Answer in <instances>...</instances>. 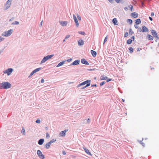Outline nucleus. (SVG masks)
I'll list each match as a JSON object with an SVG mask.
<instances>
[{
    "instance_id": "1a4fd4ad",
    "label": "nucleus",
    "mask_w": 159,
    "mask_h": 159,
    "mask_svg": "<svg viewBox=\"0 0 159 159\" xmlns=\"http://www.w3.org/2000/svg\"><path fill=\"white\" fill-rule=\"evenodd\" d=\"M73 16L74 20L76 26L77 27H78L79 26V24L78 22V20L77 19V18H76L75 15L74 14L73 15Z\"/></svg>"
},
{
    "instance_id": "423d86ee",
    "label": "nucleus",
    "mask_w": 159,
    "mask_h": 159,
    "mask_svg": "<svg viewBox=\"0 0 159 159\" xmlns=\"http://www.w3.org/2000/svg\"><path fill=\"white\" fill-rule=\"evenodd\" d=\"M42 69V68L41 67H39L34 69L31 72V73H30V74L29 76L28 77L30 78L31 76L33 75L35 73L39 71Z\"/></svg>"
},
{
    "instance_id": "5fc2aeb1",
    "label": "nucleus",
    "mask_w": 159,
    "mask_h": 159,
    "mask_svg": "<svg viewBox=\"0 0 159 159\" xmlns=\"http://www.w3.org/2000/svg\"><path fill=\"white\" fill-rule=\"evenodd\" d=\"M72 60V59L71 58L67 60V61L68 62Z\"/></svg>"
},
{
    "instance_id": "412c9836",
    "label": "nucleus",
    "mask_w": 159,
    "mask_h": 159,
    "mask_svg": "<svg viewBox=\"0 0 159 159\" xmlns=\"http://www.w3.org/2000/svg\"><path fill=\"white\" fill-rule=\"evenodd\" d=\"M147 38L149 40H152L153 39V37L150 34L147 35Z\"/></svg>"
},
{
    "instance_id": "0e129e2a",
    "label": "nucleus",
    "mask_w": 159,
    "mask_h": 159,
    "mask_svg": "<svg viewBox=\"0 0 159 159\" xmlns=\"http://www.w3.org/2000/svg\"><path fill=\"white\" fill-rule=\"evenodd\" d=\"M60 66V63H59L58 65H57V67H59Z\"/></svg>"
},
{
    "instance_id": "39448f33",
    "label": "nucleus",
    "mask_w": 159,
    "mask_h": 159,
    "mask_svg": "<svg viewBox=\"0 0 159 159\" xmlns=\"http://www.w3.org/2000/svg\"><path fill=\"white\" fill-rule=\"evenodd\" d=\"M13 71V69L11 68H9L3 71L4 74H7V75L9 76L11 75Z\"/></svg>"
},
{
    "instance_id": "c85d7f7f",
    "label": "nucleus",
    "mask_w": 159,
    "mask_h": 159,
    "mask_svg": "<svg viewBox=\"0 0 159 159\" xmlns=\"http://www.w3.org/2000/svg\"><path fill=\"white\" fill-rule=\"evenodd\" d=\"M129 49L130 53H132L133 52L134 49L132 48H129Z\"/></svg>"
},
{
    "instance_id": "603ef678",
    "label": "nucleus",
    "mask_w": 159,
    "mask_h": 159,
    "mask_svg": "<svg viewBox=\"0 0 159 159\" xmlns=\"http://www.w3.org/2000/svg\"><path fill=\"white\" fill-rule=\"evenodd\" d=\"M108 1L112 3L113 2L114 0H108Z\"/></svg>"
},
{
    "instance_id": "aec40b11",
    "label": "nucleus",
    "mask_w": 159,
    "mask_h": 159,
    "mask_svg": "<svg viewBox=\"0 0 159 159\" xmlns=\"http://www.w3.org/2000/svg\"><path fill=\"white\" fill-rule=\"evenodd\" d=\"M68 23L67 21H62L61 23L60 24L62 26H66Z\"/></svg>"
},
{
    "instance_id": "c03bdc74",
    "label": "nucleus",
    "mask_w": 159,
    "mask_h": 159,
    "mask_svg": "<svg viewBox=\"0 0 159 159\" xmlns=\"http://www.w3.org/2000/svg\"><path fill=\"white\" fill-rule=\"evenodd\" d=\"M128 20L129 21V22L131 24L132 23V20L131 19H128Z\"/></svg>"
},
{
    "instance_id": "2f4dec72",
    "label": "nucleus",
    "mask_w": 159,
    "mask_h": 159,
    "mask_svg": "<svg viewBox=\"0 0 159 159\" xmlns=\"http://www.w3.org/2000/svg\"><path fill=\"white\" fill-rule=\"evenodd\" d=\"M77 18H78V20H81V17L78 14H77Z\"/></svg>"
},
{
    "instance_id": "e433bc0d",
    "label": "nucleus",
    "mask_w": 159,
    "mask_h": 159,
    "mask_svg": "<svg viewBox=\"0 0 159 159\" xmlns=\"http://www.w3.org/2000/svg\"><path fill=\"white\" fill-rule=\"evenodd\" d=\"M105 84V82L104 81H102L101 82L100 84V85L101 86Z\"/></svg>"
},
{
    "instance_id": "774afa93",
    "label": "nucleus",
    "mask_w": 159,
    "mask_h": 159,
    "mask_svg": "<svg viewBox=\"0 0 159 159\" xmlns=\"http://www.w3.org/2000/svg\"><path fill=\"white\" fill-rule=\"evenodd\" d=\"M142 31V30H141L140 31Z\"/></svg>"
},
{
    "instance_id": "ea45409f",
    "label": "nucleus",
    "mask_w": 159,
    "mask_h": 159,
    "mask_svg": "<svg viewBox=\"0 0 159 159\" xmlns=\"http://www.w3.org/2000/svg\"><path fill=\"white\" fill-rule=\"evenodd\" d=\"M4 48H2L1 50H0V54L3 52V51L4 50Z\"/></svg>"
},
{
    "instance_id": "4d7b16f0",
    "label": "nucleus",
    "mask_w": 159,
    "mask_h": 159,
    "mask_svg": "<svg viewBox=\"0 0 159 159\" xmlns=\"http://www.w3.org/2000/svg\"><path fill=\"white\" fill-rule=\"evenodd\" d=\"M120 0H115V1L117 3H119Z\"/></svg>"
},
{
    "instance_id": "7c9ffc66",
    "label": "nucleus",
    "mask_w": 159,
    "mask_h": 159,
    "mask_svg": "<svg viewBox=\"0 0 159 159\" xmlns=\"http://www.w3.org/2000/svg\"><path fill=\"white\" fill-rule=\"evenodd\" d=\"M129 8L130 9V10L131 11H132V9L133 8V6L132 5H130L129 6Z\"/></svg>"
},
{
    "instance_id": "052dcab7",
    "label": "nucleus",
    "mask_w": 159,
    "mask_h": 159,
    "mask_svg": "<svg viewBox=\"0 0 159 159\" xmlns=\"http://www.w3.org/2000/svg\"><path fill=\"white\" fill-rule=\"evenodd\" d=\"M92 86L93 87V86H94V87H96L97 86V85L96 84H94V85H92Z\"/></svg>"
},
{
    "instance_id": "f257e3e1",
    "label": "nucleus",
    "mask_w": 159,
    "mask_h": 159,
    "mask_svg": "<svg viewBox=\"0 0 159 159\" xmlns=\"http://www.w3.org/2000/svg\"><path fill=\"white\" fill-rule=\"evenodd\" d=\"M11 84L8 82H2L0 84V89H7L10 88Z\"/></svg>"
},
{
    "instance_id": "09e8293b",
    "label": "nucleus",
    "mask_w": 159,
    "mask_h": 159,
    "mask_svg": "<svg viewBox=\"0 0 159 159\" xmlns=\"http://www.w3.org/2000/svg\"><path fill=\"white\" fill-rule=\"evenodd\" d=\"M111 79H107V82H109L110 81H111Z\"/></svg>"
},
{
    "instance_id": "ddd939ff",
    "label": "nucleus",
    "mask_w": 159,
    "mask_h": 159,
    "mask_svg": "<svg viewBox=\"0 0 159 159\" xmlns=\"http://www.w3.org/2000/svg\"><path fill=\"white\" fill-rule=\"evenodd\" d=\"M80 61L79 60H76L74 62H73L71 64L72 65H78L79 64Z\"/></svg>"
},
{
    "instance_id": "3c124183",
    "label": "nucleus",
    "mask_w": 159,
    "mask_h": 159,
    "mask_svg": "<svg viewBox=\"0 0 159 159\" xmlns=\"http://www.w3.org/2000/svg\"><path fill=\"white\" fill-rule=\"evenodd\" d=\"M154 15V12H152L151 13V16H153Z\"/></svg>"
},
{
    "instance_id": "e2e57ef3",
    "label": "nucleus",
    "mask_w": 159,
    "mask_h": 159,
    "mask_svg": "<svg viewBox=\"0 0 159 159\" xmlns=\"http://www.w3.org/2000/svg\"><path fill=\"white\" fill-rule=\"evenodd\" d=\"M90 119L89 118L87 120V121L88 122H89V121Z\"/></svg>"
},
{
    "instance_id": "9b49d317",
    "label": "nucleus",
    "mask_w": 159,
    "mask_h": 159,
    "mask_svg": "<svg viewBox=\"0 0 159 159\" xmlns=\"http://www.w3.org/2000/svg\"><path fill=\"white\" fill-rule=\"evenodd\" d=\"M81 62L83 64L88 65L89 64V62L85 59L84 58L81 60Z\"/></svg>"
},
{
    "instance_id": "338daca9",
    "label": "nucleus",
    "mask_w": 159,
    "mask_h": 159,
    "mask_svg": "<svg viewBox=\"0 0 159 159\" xmlns=\"http://www.w3.org/2000/svg\"><path fill=\"white\" fill-rule=\"evenodd\" d=\"M158 46H159V43L158 44Z\"/></svg>"
},
{
    "instance_id": "6ab92c4d",
    "label": "nucleus",
    "mask_w": 159,
    "mask_h": 159,
    "mask_svg": "<svg viewBox=\"0 0 159 159\" xmlns=\"http://www.w3.org/2000/svg\"><path fill=\"white\" fill-rule=\"evenodd\" d=\"M52 141H50V142L48 143H47L46 144V148L47 149L49 148L50 147L51 144V143Z\"/></svg>"
},
{
    "instance_id": "9d476101",
    "label": "nucleus",
    "mask_w": 159,
    "mask_h": 159,
    "mask_svg": "<svg viewBox=\"0 0 159 159\" xmlns=\"http://www.w3.org/2000/svg\"><path fill=\"white\" fill-rule=\"evenodd\" d=\"M151 32L152 34L154 37H156V38L158 39H159V38L157 36V33L154 30H151Z\"/></svg>"
},
{
    "instance_id": "58836bf2",
    "label": "nucleus",
    "mask_w": 159,
    "mask_h": 159,
    "mask_svg": "<svg viewBox=\"0 0 159 159\" xmlns=\"http://www.w3.org/2000/svg\"><path fill=\"white\" fill-rule=\"evenodd\" d=\"M46 137L47 138H48L49 137V134L48 133H46Z\"/></svg>"
},
{
    "instance_id": "a211bd4d",
    "label": "nucleus",
    "mask_w": 159,
    "mask_h": 159,
    "mask_svg": "<svg viewBox=\"0 0 159 159\" xmlns=\"http://www.w3.org/2000/svg\"><path fill=\"white\" fill-rule=\"evenodd\" d=\"M112 22L115 25H118V22L116 18H114L112 20Z\"/></svg>"
},
{
    "instance_id": "79ce46f5",
    "label": "nucleus",
    "mask_w": 159,
    "mask_h": 159,
    "mask_svg": "<svg viewBox=\"0 0 159 159\" xmlns=\"http://www.w3.org/2000/svg\"><path fill=\"white\" fill-rule=\"evenodd\" d=\"M44 82V79H41V82L42 83H43Z\"/></svg>"
},
{
    "instance_id": "f8f14e48",
    "label": "nucleus",
    "mask_w": 159,
    "mask_h": 159,
    "mask_svg": "<svg viewBox=\"0 0 159 159\" xmlns=\"http://www.w3.org/2000/svg\"><path fill=\"white\" fill-rule=\"evenodd\" d=\"M68 131V129H66L64 131H62L60 132V135L61 136H65L66 133Z\"/></svg>"
},
{
    "instance_id": "20e7f679",
    "label": "nucleus",
    "mask_w": 159,
    "mask_h": 159,
    "mask_svg": "<svg viewBox=\"0 0 159 159\" xmlns=\"http://www.w3.org/2000/svg\"><path fill=\"white\" fill-rule=\"evenodd\" d=\"M13 30L12 29H10L8 30V31H6L4 32L5 34H2V35L5 37H8L11 34L13 33Z\"/></svg>"
},
{
    "instance_id": "0eeeda50",
    "label": "nucleus",
    "mask_w": 159,
    "mask_h": 159,
    "mask_svg": "<svg viewBox=\"0 0 159 159\" xmlns=\"http://www.w3.org/2000/svg\"><path fill=\"white\" fill-rule=\"evenodd\" d=\"M37 154L40 159H44V156L40 150H38L37 151Z\"/></svg>"
},
{
    "instance_id": "c9c22d12",
    "label": "nucleus",
    "mask_w": 159,
    "mask_h": 159,
    "mask_svg": "<svg viewBox=\"0 0 159 159\" xmlns=\"http://www.w3.org/2000/svg\"><path fill=\"white\" fill-rule=\"evenodd\" d=\"M129 34H132L134 33V32L131 30V29H129Z\"/></svg>"
},
{
    "instance_id": "c756f323",
    "label": "nucleus",
    "mask_w": 159,
    "mask_h": 159,
    "mask_svg": "<svg viewBox=\"0 0 159 159\" xmlns=\"http://www.w3.org/2000/svg\"><path fill=\"white\" fill-rule=\"evenodd\" d=\"M70 37V35H67L66 36V37L65 39L63 40V42H65V40L67 39L68 38H69Z\"/></svg>"
},
{
    "instance_id": "5701e85b",
    "label": "nucleus",
    "mask_w": 159,
    "mask_h": 159,
    "mask_svg": "<svg viewBox=\"0 0 159 159\" xmlns=\"http://www.w3.org/2000/svg\"><path fill=\"white\" fill-rule=\"evenodd\" d=\"M107 76H104V75H102L101 76L100 79L101 80H107Z\"/></svg>"
},
{
    "instance_id": "f03ea898",
    "label": "nucleus",
    "mask_w": 159,
    "mask_h": 159,
    "mask_svg": "<svg viewBox=\"0 0 159 159\" xmlns=\"http://www.w3.org/2000/svg\"><path fill=\"white\" fill-rule=\"evenodd\" d=\"M90 80H86L84 82H83L82 83H81L79 84L77 87H80V86H81V85H84L86 84H87V85L84 86V87H83L82 89H85V88L86 87H88V86H90Z\"/></svg>"
},
{
    "instance_id": "864d4df0",
    "label": "nucleus",
    "mask_w": 159,
    "mask_h": 159,
    "mask_svg": "<svg viewBox=\"0 0 159 159\" xmlns=\"http://www.w3.org/2000/svg\"><path fill=\"white\" fill-rule=\"evenodd\" d=\"M132 41H134V36H132L131 37Z\"/></svg>"
},
{
    "instance_id": "f3484780",
    "label": "nucleus",
    "mask_w": 159,
    "mask_h": 159,
    "mask_svg": "<svg viewBox=\"0 0 159 159\" xmlns=\"http://www.w3.org/2000/svg\"><path fill=\"white\" fill-rule=\"evenodd\" d=\"M131 16L134 18H137L138 16V14L136 12H133L131 14Z\"/></svg>"
},
{
    "instance_id": "49530a36",
    "label": "nucleus",
    "mask_w": 159,
    "mask_h": 159,
    "mask_svg": "<svg viewBox=\"0 0 159 159\" xmlns=\"http://www.w3.org/2000/svg\"><path fill=\"white\" fill-rule=\"evenodd\" d=\"M62 154L64 155H65L66 154V152L64 151H62Z\"/></svg>"
},
{
    "instance_id": "4c0bfd02",
    "label": "nucleus",
    "mask_w": 159,
    "mask_h": 159,
    "mask_svg": "<svg viewBox=\"0 0 159 159\" xmlns=\"http://www.w3.org/2000/svg\"><path fill=\"white\" fill-rule=\"evenodd\" d=\"M79 33L83 35H84L85 34V33L84 32L81 31L79 32Z\"/></svg>"
},
{
    "instance_id": "a878e982",
    "label": "nucleus",
    "mask_w": 159,
    "mask_h": 159,
    "mask_svg": "<svg viewBox=\"0 0 159 159\" xmlns=\"http://www.w3.org/2000/svg\"><path fill=\"white\" fill-rule=\"evenodd\" d=\"M132 39H129L127 40V43L128 44H129L132 43Z\"/></svg>"
},
{
    "instance_id": "393cba45",
    "label": "nucleus",
    "mask_w": 159,
    "mask_h": 159,
    "mask_svg": "<svg viewBox=\"0 0 159 159\" xmlns=\"http://www.w3.org/2000/svg\"><path fill=\"white\" fill-rule=\"evenodd\" d=\"M141 22V20L139 19H138L136 20L135 23L136 24L138 25Z\"/></svg>"
},
{
    "instance_id": "13d9d810",
    "label": "nucleus",
    "mask_w": 159,
    "mask_h": 159,
    "mask_svg": "<svg viewBox=\"0 0 159 159\" xmlns=\"http://www.w3.org/2000/svg\"><path fill=\"white\" fill-rule=\"evenodd\" d=\"M149 19L150 20H151V21L152 20V18L151 17H149Z\"/></svg>"
},
{
    "instance_id": "72a5a7b5",
    "label": "nucleus",
    "mask_w": 159,
    "mask_h": 159,
    "mask_svg": "<svg viewBox=\"0 0 159 159\" xmlns=\"http://www.w3.org/2000/svg\"><path fill=\"white\" fill-rule=\"evenodd\" d=\"M128 35H129L128 33V32H126L124 34V36L125 37H126L128 36Z\"/></svg>"
},
{
    "instance_id": "a18cd8bd",
    "label": "nucleus",
    "mask_w": 159,
    "mask_h": 159,
    "mask_svg": "<svg viewBox=\"0 0 159 159\" xmlns=\"http://www.w3.org/2000/svg\"><path fill=\"white\" fill-rule=\"evenodd\" d=\"M14 17H12L11 18V19H10L9 20V21H12V20H13L14 19Z\"/></svg>"
},
{
    "instance_id": "4be33fe9",
    "label": "nucleus",
    "mask_w": 159,
    "mask_h": 159,
    "mask_svg": "<svg viewBox=\"0 0 159 159\" xmlns=\"http://www.w3.org/2000/svg\"><path fill=\"white\" fill-rule=\"evenodd\" d=\"M91 52L93 57H95L97 55V53L96 52L93 50H91Z\"/></svg>"
},
{
    "instance_id": "6e6552de",
    "label": "nucleus",
    "mask_w": 159,
    "mask_h": 159,
    "mask_svg": "<svg viewBox=\"0 0 159 159\" xmlns=\"http://www.w3.org/2000/svg\"><path fill=\"white\" fill-rule=\"evenodd\" d=\"M12 1V0H8L6 3V9H8L10 7Z\"/></svg>"
},
{
    "instance_id": "dca6fc26",
    "label": "nucleus",
    "mask_w": 159,
    "mask_h": 159,
    "mask_svg": "<svg viewBox=\"0 0 159 159\" xmlns=\"http://www.w3.org/2000/svg\"><path fill=\"white\" fill-rule=\"evenodd\" d=\"M83 148L85 152L87 154L89 155H92L91 153L89 152V150L87 148Z\"/></svg>"
},
{
    "instance_id": "2eb2a0df",
    "label": "nucleus",
    "mask_w": 159,
    "mask_h": 159,
    "mask_svg": "<svg viewBox=\"0 0 159 159\" xmlns=\"http://www.w3.org/2000/svg\"><path fill=\"white\" fill-rule=\"evenodd\" d=\"M142 31L143 32H148V29L145 27L144 25H143L142 26Z\"/></svg>"
},
{
    "instance_id": "4468645a",
    "label": "nucleus",
    "mask_w": 159,
    "mask_h": 159,
    "mask_svg": "<svg viewBox=\"0 0 159 159\" xmlns=\"http://www.w3.org/2000/svg\"><path fill=\"white\" fill-rule=\"evenodd\" d=\"M78 44L79 46H82L84 45V42L82 39H80L78 41Z\"/></svg>"
},
{
    "instance_id": "b1692460",
    "label": "nucleus",
    "mask_w": 159,
    "mask_h": 159,
    "mask_svg": "<svg viewBox=\"0 0 159 159\" xmlns=\"http://www.w3.org/2000/svg\"><path fill=\"white\" fill-rule=\"evenodd\" d=\"M44 141V139H40L39 142L38 143L39 145H42L43 144Z\"/></svg>"
},
{
    "instance_id": "473e14b6",
    "label": "nucleus",
    "mask_w": 159,
    "mask_h": 159,
    "mask_svg": "<svg viewBox=\"0 0 159 159\" xmlns=\"http://www.w3.org/2000/svg\"><path fill=\"white\" fill-rule=\"evenodd\" d=\"M5 39V38L0 36V42L3 41Z\"/></svg>"
},
{
    "instance_id": "6e6d98bb",
    "label": "nucleus",
    "mask_w": 159,
    "mask_h": 159,
    "mask_svg": "<svg viewBox=\"0 0 159 159\" xmlns=\"http://www.w3.org/2000/svg\"><path fill=\"white\" fill-rule=\"evenodd\" d=\"M141 144H142L143 145V146H144V144L143 142H141V143H140Z\"/></svg>"
},
{
    "instance_id": "cd10ccee",
    "label": "nucleus",
    "mask_w": 159,
    "mask_h": 159,
    "mask_svg": "<svg viewBox=\"0 0 159 159\" xmlns=\"http://www.w3.org/2000/svg\"><path fill=\"white\" fill-rule=\"evenodd\" d=\"M21 132L22 133H23V135H25V130L24 128H22Z\"/></svg>"
},
{
    "instance_id": "37998d69",
    "label": "nucleus",
    "mask_w": 159,
    "mask_h": 159,
    "mask_svg": "<svg viewBox=\"0 0 159 159\" xmlns=\"http://www.w3.org/2000/svg\"><path fill=\"white\" fill-rule=\"evenodd\" d=\"M138 25L137 24H135L134 25V27L136 28V29H138V27L137 25Z\"/></svg>"
},
{
    "instance_id": "bb28decb",
    "label": "nucleus",
    "mask_w": 159,
    "mask_h": 159,
    "mask_svg": "<svg viewBox=\"0 0 159 159\" xmlns=\"http://www.w3.org/2000/svg\"><path fill=\"white\" fill-rule=\"evenodd\" d=\"M19 24V23L18 21H15L13 23H12L11 25H18Z\"/></svg>"
},
{
    "instance_id": "8fccbe9b",
    "label": "nucleus",
    "mask_w": 159,
    "mask_h": 159,
    "mask_svg": "<svg viewBox=\"0 0 159 159\" xmlns=\"http://www.w3.org/2000/svg\"><path fill=\"white\" fill-rule=\"evenodd\" d=\"M42 23H43V20H42L41 21V22H40V25H39V26H42Z\"/></svg>"
},
{
    "instance_id": "a19ab883",
    "label": "nucleus",
    "mask_w": 159,
    "mask_h": 159,
    "mask_svg": "<svg viewBox=\"0 0 159 159\" xmlns=\"http://www.w3.org/2000/svg\"><path fill=\"white\" fill-rule=\"evenodd\" d=\"M36 122L37 123H39L40 122V120L38 119L36 120Z\"/></svg>"
},
{
    "instance_id": "f704fd0d",
    "label": "nucleus",
    "mask_w": 159,
    "mask_h": 159,
    "mask_svg": "<svg viewBox=\"0 0 159 159\" xmlns=\"http://www.w3.org/2000/svg\"><path fill=\"white\" fill-rule=\"evenodd\" d=\"M107 36L106 38H105V39H104V43H103V44H104V43L107 41Z\"/></svg>"
},
{
    "instance_id": "69168bd1",
    "label": "nucleus",
    "mask_w": 159,
    "mask_h": 159,
    "mask_svg": "<svg viewBox=\"0 0 159 159\" xmlns=\"http://www.w3.org/2000/svg\"><path fill=\"white\" fill-rule=\"evenodd\" d=\"M122 102H125V100H122Z\"/></svg>"
},
{
    "instance_id": "680f3d73",
    "label": "nucleus",
    "mask_w": 159,
    "mask_h": 159,
    "mask_svg": "<svg viewBox=\"0 0 159 159\" xmlns=\"http://www.w3.org/2000/svg\"><path fill=\"white\" fill-rule=\"evenodd\" d=\"M51 141H52V142H51V143H52L54 142L55 140L53 139V140H52Z\"/></svg>"
},
{
    "instance_id": "de8ad7c7",
    "label": "nucleus",
    "mask_w": 159,
    "mask_h": 159,
    "mask_svg": "<svg viewBox=\"0 0 159 159\" xmlns=\"http://www.w3.org/2000/svg\"><path fill=\"white\" fill-rule=\"evenodd\" d=\"M64 64V61H62V62H60V66L63 65Z\"/></svg>"
},
{
    "instance_id": "7ed1b4c3",
    "label": "nucleus",
    "mask_w": 159,
    "mask_h": 159,
    "mask_svg": "<svg viewBox=\"0 0 159 159\" xmlns=\"http://www.w3.org/2000/svg\"><path fill=\"white\" fill-rule=\"evenodd\" d=\"M54 56L53 54L48 55L44 57L41 61V64H43L47 61L48 60L51 59Z\"/></svg>"
},
{
    "instance_id": "bf43d9fd",
    "label": "nucleus",
    "mask_w": 159,
    "mask_h": 159,
    "mask_svg": "<svg viewBox=\"0 0 159 159\" xmlns=\"http://www.w3.org/2000/svg\"><path fill=\"white\" fill-rule=\"evenodd\" d=\"M124 9L125 11H127L128 10V8L126 7Z\"/></svg>"
}]
</instances>
